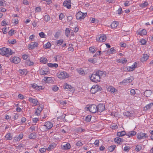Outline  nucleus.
Wrapping results in <instances>:
<instances>
[{
    "label": "nucleus",
    "mask_w": 153,
    "mask_h": 153,
    "mask_svg": "<svg viewBox=\"0 0 153 153\" xmlns=\"http://www.w3.org/2000/svg\"><path fill=\"white\" fill-rule=\"evenodd\" d=\"M116 147L114 145H112L110 147H109L108 148V150L110 152H112L114 149L115 147Z\"/></svg>",
    "instance_id": "nucleus-39"
},
{
    "label": "nucleus",
    "mask_w": 153,
    "mask_h": 153,
    "mask_svg": "<svg viewBox=\"0 0 153 153\" xmlns=\"http://www.w3.org/2000/svg\"><path fill=\"white\" fill-rule=\"evenodd\" d=\"M106 39V37L105 35H102L100 36H98L97 37L96 40L97 41L100 42H104Z\"/></svg>",
    "instance_id": "nucleus-7"
},
{
    "label": "nucleus",
    "mask_w": 153,
    "mask_h": 153,
    "mask_svg": "<svg viewBox=\"0 0 153 153\" xmlns=\"http://www.w3.org/2000/svg\"><path fill=\"white\" fill-rule=\"evenodd\" d=\"M42 126L46 127V129H50L52 128L53 125L51 122L48 121L46 122Z\"/></svg>",
    "instance_id": "nucleus-13"
},
{
    "label": "nucleus",
    "mask_w": 153,
    "mask_h": 153,
    "mask_svg": "<svg viewBox=\"0 0 153 153\" xmlns=\"http://www.w3.org/2000/svg\"><path fill=\"white\" fill-rule=\"evenodd\" d=\"M65 33L66 36L67 37H68L70 35V30H69V28H67L66 29Z\"/></svg>",
    "instance_id": "nucleus-36"
},
{
    "label": "nucleus",
    "mask_w": 153,
    "mask_h": 153,
    "mask_svg": "<svg viewBox=\"0 0 153 153\" xmlns=\"http://www.w3.org/2000/svg\"><path fill=\"white\" fill-rule=\"evenodd\" d=\"M107 90L108 91L114 93L116 89L112 86H109L107 88Z\"/></svg>",
    "instance_id": "nucleus-20"
},
{
    "label": "nucleus",
    "mask_w": 153,
    "mask_h": 153,
    "mask_svg": "<svg viewBox=\"0 0 153 153\" xmlns=\"http://www.w3.org/2000/svg\"><path fill=\"white\" fill-rule=\"evenodd\" d=\"M91 116L90 115H88L85 117V121L87 122H90L91 119Z\"/></svg>",
    "instance_id": "nucleus-45"
},
{
    "label": "nucleus",
    "mask_w": 153,
    "mask_h": 153,
    "mask_svg": "<svg viewBox=\"0 0 153 153\" xmlns=\"http://www.w3.org/2000/svg\"><path fill=\"white\" fill-rule=\"evenodd\" d=\"M148 5V2L146 1H145L144 3L141 4L140 5V6L142 7H144L147 6Z\"/></svg>",
    "instance_id": "nucleus-46"
},
{
    "label": "nucleus",
    "mask_w": 153,
    "mask_h": 153,
    "mask_svg": "<svg viewBox=\"0 0 153 153\" xmlns=\"http://www.w3.org/2000/svg\"><path fill=\"white\" fill-rule=\"evenodd\" d=\"M142 147L140 146H137L136 147V150L137 151H139L141 149Z\"/></svg>",
    "instance_id": "nucleus-56"
},
{
    "label": "nucleus",
    "mask_w": 153,
    "mask_h": 153,
    "mask_svg": "<svg viewBox=\"0 0 153 153\" xmlns=\"http://www.w3.org/2000/svg\"><path fill=\"white\" fill-rule=\"evenodd\" d=\"M40 61L44 64H46L48 60L45 58L42 57L40 59Z\"/></svg>",
    "instance_id": "nucleus-33"
},
{
    "label": "nucleus",
    "mask_w": 153,
    "mask_h": 153,
    "mask_svg": "<svg viewBox=\"0 0 153 153\" xmlns=\"http://www.w3.org/2000/svg\"><path fill=\"white\" fill-rule=\"evenodd\" d=\"M105 72L99 70L96 71L94 74H92L90 79L94 82H97L100 81L101 76L105 77Z\"/></svg>",
    "instance_id": "nucleus-1"
},
{
    "label": "nucleus",
    "mask_w": 153,
    "mask_h": 153,
    "mask_svg": "<svg viewBox=\"0 0 153 153\" xmlns=\"http://www.w3.org/2000/svg\"><path fill=\"white\" fill-rule=\"evenodd\" d=\"M140 42L143 45H145L146 42V40L145 39H142L140 40Z\"/></svg>",
    "instance_id": "nucleus-59"
},
{
    "label": "nucleus",
    "mask_w": 153,
    "mask_h": 153,
    "mask_svg": "<svg viewBox=\"0 0 153 153\" xmlns=\"http://www.w3.org/2000/svg\"><path fill=\"white\" fill-rule=\"evenodd\" d=\"M153 105V103H151L148 104L147 105L145 108H146V110H147L148 109H150L151 107Z\"/></svg>",
    "instance_id": "nucleus-42"
},
{
    "label": "nucleus",
    "mask_w": 153,
    "mask_h": 153,
    "mask_svg": "<svg viewBox=\"0 0 153 153\" xmlns=\"http://www.w3.org/2000/svg\"><path fill=\"white\" fill-rule=\"evenodd\" d=\"M98 21L95 19L94 18H92L91 20V22L92 23H97L98 22Z\"/></svg>",
    "instance_id": "nucleus-54"
},
{
    "label": "nucleus",
    "mask_w": 153,
    "mask_h": 153,
    "mask_svg": "<svg viewBox=\"0 0 153 153\" xmlns=\"http://www.w3.org/2000/svg\"><path fill=\"white\" fill-rule=\"evenodd\" d=\"M39 36L41 38H45V34L43 32H41L39 33Z\"/></svg>",
    "instance_id": "nucleus-48"
},
{
    "label": "nucleus",
    "mask_w": 153,
    "mask_h": 153,
    "mask_svg": "<svg viewBox=\"0 0 153 153\" xmlns=\"http://www.w3.org/2000/svg\"><path fill=\"white\" fill-rule=\"evenodd\" d=\"M97 111L98 112H102L105 110V106L103 104H99L97 106Z\"/></svg>",
    "instance_id": "nucleus-8"
},
{
    "label": "nucleus",
    "mask_w": 153,
    "mask_h": 153,
    "mask_svg": "<svg viewBox=\"0 0 153 153\" xmlns=\"http://www.w3.org/2000/svg\"><path fill=\"white\" fill-rule=\"evenodd\" d=\"M71 0H65L64 2L63 5L64 7H66L67 8L70 9L71 7Z\"/></svg>",
    "instance_id": "nucleus-9"
},
{
    "label": "nucleus",
    "mask_w": 153,
    "mask_h": 153,
    "mask_svg": "<svg viewBox=\"0 0 153 153\" xmlns=\"http://www.w3.org/2000/svg\"><path fill=\"white\" fill-rule=\"evenodd\" d=\"M130 68V67L125 66L124 67V69L126 71H131Z\"/></svg>",
    "instance_id": "nucleus-57"
},
{
    "label": "nucleus",
    "mask_w": 153,
    "mask_h": 153,
    "mask_svg": "<svg viewBox=\"0 0 153 153\" xmlns=\"http://www.w3.org/2000/svg\"><path fill=\"white\" fill-rule=\"evenodd\" d=\"M2 30L3 31V33L4 34H6L7 33V29L6 27H4L2 29Z\"/></svg>",
    "instance_id": "nucleus-60"
},
{
    "label": "nucleus",
    "mask_w": 153,
    "mask_h": 153,
    "mask_svg": "<svg viewBox=\"0 0 153 153\" xmlns=\"http://www.w3.org/2000/svg\"><path fill=\"white\" fill-rule=\"evenodd\" d=\"M36 136L35 135V134L34 133H31L29 135V137L30 139H34L36 138Z\"/></svg>",
    "instance_id": "nucleus-41"
},
{
    "label": "nucleus",
    "mask_w": 153,
    "mask_h": 153,
    "mask_svg": "<svg viewBox=\"0 0 153 153\" xmlns=\"http://www.w3.org/2000/svg\"><path fill=\"white\" fill-rule=\"evenodd\" d=\"M114 141L120 144V143L123 142V140L119 137H116L114 139Z\"/></svg>",
    "instance_id": "nucleus-25"
},
{
    "label": "nucleus",
    "mask_w": 153,
    "mask_h": 153,
    "mask_svg": "<svg viewBox=\"0 0 153 153\" xmlns=\"http://www.w3.org/2000/svg\"><path fill=\"white\" fill-rule=\"evenodd\" d=\"M147 137V134L145 133H140L137 134V137L138 139H143Z\"/></svg>",
    "instance_id": "nucleus-12"
},
{
    "label": "nucleus",
    "mask_w": 153,
    "mask_h": 153,
    "mask_svg": "<svg viewBox=\"0 0 153 153\" xmlns=\"http://www.w3.org/2000/svg\"><path fill=\"white\" fill-rule=\"evenodd\" d=\"M23 135L22 134H20L18 136L15 137L14 138L15 140H19L21 139H22L23 137Z\"/></svg>",
    "instance_id": "nucleus-43"
},
{
    "label": "nucleus",
    "mask_w": 153,
    "mask_h": 153,
    "mask_svg": "<svg viewBox=\"0 0 153 153\" xmlns=\"http://www.w3.org/2000/svg\"><path fill=\"white\" fill-rule=\"evenodd\" d=\"M133 80V78L130 77L129 79H124L122 82V83L125 85H127L128 84L131 82Z\"/></svg>",
    "instance_id": "nucleus-14"
},
{
    "label": "nucleus",
    "mask_w": 153,
    "mask_h": 153,
    "mask_svg": "<svg viewBox=\"0 0 153 153\" xmlns=\"http://www.w3.org/2000/svg\"><path fill=\"white\" fill-rule=\"evenodd\" d=\"M58 87L56 85H54L52 88V90L54 91H57L58 89Z\"/></svg>",
    "instance_id": "nucleus-50"
},
{
    "label": "nucleus",
    "mask_w": 153,
    "mask_h": 153,
    "mask_svg": "<svg viewBox=\"0 0 153 153\" xmlns=\"http://www.w3.org/2000/svg\"><path fill=\"white\" fill-rule=\"evenodd\" d=\"M43 109V105H39V107L37 108V109L39 111L41 112L42 111Z\"/></svg>",
    "instance_id": "nucleus-51"
},
{
    "label": "nucleus",
    "mask_w": 153,
    "mask_h": 153,
    "mask_svg": "<svg viewBox=\"0 0 153 153\" xmlns=\"http://www.w3.org/2000/svg\"><path fill=\"white\" fill-rule=\"evenodd\" d=\"M44 80L47 83L51 82L53 81V80L51 77H45Z\"/></svg>",
    "instance_id": "nucleus-19"
},
{
    "label": "nucleus",
    "mask_w": 153,
    "mask_h": 153,
    "mask_svg": "<svg viewBox=\"0 0 153 153\" xmlns=\"http://www.w3.org/2000/svg\"><path fill=\"white\" fill-rule=\"evenodd\" d=\"M124 115L128 117H131V114L128 111L125 112L124 113Z\"/></svg>",
    "instance_id": "nucleus-47"
},
{
    "label": "nucleus",
    "mask_w": 153,
    "mask_h": 153,
    "mask_svg": "<svg viewBox=\"0 0 153 153\" xmlns=\"http://www.w3.org/2000/svg\"><path fill=\"white\" fill-rule=\"evenodd\" d=\"M20 58L18 57H14L13 58L12 62L16 64H17L20 62Z\"/></svg>",
    "instance_id": "nucleus-16"
},
{
    "label": "nucleus",
    "mask_w": 153,
    "mask_h": 153,
    "mask_svg": "<svg viewBox=\"0 0 153 153\" xmlns=\"http://www.w3.org/2000/svg\"><path fill=\"white\" fill-rule=\"evenodd\" d=\"M71 145L69 143H63L61 146V148L62 149L67 150L70 149Z\"/></svg>",
    "instance_id": "nucleus-11"
},
{
    "label": "nucleus",
    "mask_w": 153,
    "mask_h": 153,
    "mask_svg": "<svg viewBox=\"0 0 153 153\" xmlns=\"http://www.w3.org/2000/svg\"><path fill=\"white\" fill-rule=\"evenodd\" d=\"M19 73L21 74V75H23L27 74V72L25 70H19Z\"/></svg>",
    "instance_id": "nucleus-34"
},
{
    "label": "nucleus",
    "mask_w": 153,
    "mask_h": 153,
    "mask_svg": "<svg viewBox=\"0 0 153 153\" xmlns=\"http://www.w3.org/2000/svg\"><path fill=\"white\" fill-rule=\"evenodd\" d=\"M0 54L2 55L8 57L12 54V53L11 49L4 47L0 49Z\"/></svg>",
    "instance_id": "nucleus-2"
},
{
    "label": "nucleus",
    "mask_w": 153,
    "mask_h": 153,
    "mask_svg": "<svg viewBox=\"0 0 153 153\" xmlns=\"http://www.w3.org/2000/svg\"><path fill=\"white\" fill-rule=\"evenodd\" d=\"M87 15V13H83L81 11L79 12L76 14V18L77 19H84Z\"/></svg>",
    "instance_id": "nucleus-6"
},
{
    "label": "nucleus",
    "mask_w": 153,
    "mask_h": 153,
    "mask_svg": "<svg viewBox=\"0 0 153 153\" xmlns=\"http://www.w3.org/2000/svg\"><path fill=\"white\" fill-rule=\"evenodd\" d=\"M12 135L10 133H8L5 136L7 140H10L12 139Z\"/></svg>",
    "instance_id": "nucleus-22"
},
{
    "label": "nucleus",
    "mask_w": 153,
    "mask_h": 153,
    "mask_svg": "<svg viewBox=\"0 0 153 153\" xmlns=\"http://www.w3.org/2000/svg\"><path fill=\"white\" fill-rule=\"evenodd\" d=\"M64 88L65 89H71L72 88V87L70 85L68 84L67 83H65L64 85Z\"/></svg>",
    "instance_id": "nucleus-31"
},
{
    "label": "nucleus",
    "mask_w": 153,
    "mask_h": 153,
    "mask_svg": "<svg viewBox=\"0 0 153 153\" xmlns=\"http://www.w3.org/2000/svg\"><path fill=\"white\" fill-rule=\"evenodd\" d=\"M48 66L51 68L54 67L56 68L58 67V65L56 63L52 64L51 63H49L47 64Z\"/></svg>",
    "instance_id": "nucleus-26"
},
{
    "label": "nucleus",
    "mask_w": 153,
    "mask_h": 153,
    "mask_svg": "<svg viewBox=\"0 0 153 153\" xmlns=\"http://www.w3.org/2000/svg\"><path fill=\"white\" fill-rule=\"evenodd\" d=\"M56 146V145L54 143H52L48 147V150H50L51 149H53Z\"/></svg>",
    "instance_id": "nucleus-27"
},
{
    "label": "nucleus",
    "mask_w": 153,
    "mask_h": 153,
    "mask_svg": "<svg viewBox=\"0 0 153 153\" xmlns=\"http://www.w3.org/2000/svg\"><path fill=\"white\" fill-rule=\"evenodd\" d=\"M83 144L80 141H78L76 143V145L77 146H80L82 145Z\"/></svg>",
    "instance_id": "nucleus-58"
},
{
    "label": "nucleus",
    "mask_w": 153,
    "mask_h": 153,
    "mask_svg": "<svg viewBox=\"0 0 153 153\" xmlns=\"http://www.w3.org/2000/svg\"><path fill=\"white\" fill-rule=\"evenodd\" d=\"M147 32L144 29L142 30L140 32H139L138 34L141 36L144 35L146 34Z\"/></svg>",
    "instance_id": "nucleus-30"
},
{
    "label": "nucleus",
    "mask_w": 153,
    "mask_h": 153,
    "mask_svg": "<svg viewBox=\"0 0 153 153\" xmlns=\"http://www.w3.org/2000/svg\"><path fill=\"white\" fill-rule=\"evenodd\" d=\"M46 148H43L40 149L39 150V151L41 153H43L46 151Z\"/></svg>",
    "instance_id": "nucleus-64"
},
{
    "label": "nucleus",
    "mask_w": 153,
    "mask_h": 153,
    "mask_svg": "<svg viewBox=\"0 0 153 153\" xmlns=\"http://www.w3.org/2000/svg\"><path fill=\"white\" fill-rule=\"evenodd\" d=\"M99 140H96L94 143V145L96 146H99Z\"/></svg>",
    "instance_id": "nucleus-52"
},
{
    "label": "nucleus",
    "mask_w": 153,
    "mask_h": 153,
    "mask_svg": "<svg viewBox=\"0 0 153 153\" xmlns=\"http://www.w3.org/2000/svg\"><path fill=\"white\" fill-rule=\"evenodd\" d=\"M152 93V92L151 91L149 90H147L144 92L143 94L144 96L147 97H149L150 96Z\"/></svg>",
    "instance_id": "nucleus-18"
},
{
    "label": "nucleus",
    "mask_w": 153,
    "mask_h": 153,
    "mask_svg": "<svg viewBox=\"0 0 153 153\" xmlns=\"http://www.w3.org/2000/svg\"><path fill=\"white\" fill-rule=\"evenodd\" d=\"M48 73V71H46L44 70L41 69L40 71V73L41 75H46Z\"/></svg>",
    "instance_id": "nucleus-29"
},
{
    "label": "nucleus",
    "mask_w": 153,
    "mask_h": 153,
    "mask_svg": "<svg viewBox=\"0 0 153 153\" xmlns=\"http://www.w3.org/2000/svg\"><path fill=\"white\" fill-rule=\"evenodd\" d=\"M32 86L33 88L36 90H39L42 89V86H39L35 83H34L32 85Z\"/></svg>",
    "instance_id": "nucleus-21"
},
{
    "label": "nucleus",
    "mask_w": 153,
    "mask_h": 153,
    "mask_svg": "<svg viewBox=\"0 0 153 153\" xmlns=\"http://www.w3.org/2000/svg\"><path fill=\"white\" fill-rule=\"evenodd\" d=\"M101 89L100 86L97 85H94L91 89V92L92 94H94L97 91H101Z\"/></svg>",
    "instance_id": "nucleus-4"
},
{
    "label": "nucleus",
    "mask_w": 153,
    "mask_h": 153,
    "mask_svg": "<svg viewBox=\"0 0 153 153\" xmlns=\"http://www.w3.org/2000/svg\"><path fill=\"white\" fill-rule=\"evenodd\" d=\"M117 62H118L119 63L124 64L125 63L127 62V60L126 59H117Z\"/></svg>",
    "instance_id": "nucleus-24"
},
{
    "label": "nucleus",
    "mask_w": 153,
    "mask_h": 153,
    "mask_svg": "<svg viewBox=\"0 0 153 153\" xmlns=\"http://www.w3.org/2000/svg\"><path fill=\"white\" fill-rule=\"evenodd\" d=\"M126 135V133L125 131H123L120 132H118L117 133V135L119 137H121L125 135Z\"/></svg>",
    "instance_id": "nucleus-32"
},
{
    "label": "nucleus",
    "mask_w": 153,
    "mask_h": 153,
    "mask_svg": "<svg viewBox=\"0 0 153 153\" xmlns=\"http://www.w3.org/2000/svg\"><path fill=\"white\" fill-rule=\"evenodd\" d=\"M118 22H114L111 25V26L112 28H114L118 26Z\"/></svg>",
    "instance_id": "nucleus-28"
},
{
    "label": "nucleus",
    "mask_w": 153,
    "mask_h": 153,
    "mask_svg": "<svg viewBox=\"0 0 153 153\" xmlns=\"http://www.w3.org/2000/svg\"><path fill=\"white\" fill-rule=\"evenodd\" d=\"M44 19L45 21L48 22L50 20V17L48 15H45L44 16Z\"/></svg>",
    "instance_id": "nucleus-40"
},
{
    "label": "nucleus",
    "mask_w": 153,
    "mask_h": 153,
    "mask_svg": "<svg viewBox=\"0 0 153 153\" xmlns=\"http://www.w3.org/2000/svg\"><path fill=\"white\" fill-rule=\"evenodd\" d=\"M89 50L92 53H94L96 52L95 49L92 47L89 48Z\"/></svg>",
    "instance_id": "nucleus-49"
},
{
    "label": "nucleus",
    "mask_w": 153,
    "mask_h": 153,
    "mask_svg": "<svg viewBox=\"0 0 153 153\" xmlns=\"http://www.w3.org/2000/svg\"><path fill=\"white\" fill-rule=\"evenodd\" d=\"M118 126L117 125H112L111 126V128L113 129H115L118 128Z\"/></svg>",
    "instance_id": "nucleus-55"
},
{
    "label": "nucleus",
    "mask_w": 153,
    "mask_h": 153,
    "mask_svg": "<svg viewBox=\"0 0 153 153\" xmlns=\"http://www.w3.org/2000/svg\"><path fill=\"white\" fill-rule=\"evenodd\" d=\"M35 37V35H32L30 36L29 37V40L31 41H33V39Z\"/></svg>",
    "instance_id": "nucleus-63"
},
{
    "label": "nucleus",
    "mask_w": 153,
    "mask_h": 153,
    "mask_svg": "<svg viewBox=\"0 0 153 153\" xmlns=\"http://www.w3.org/2000/svg\"><path fill=\"white\" fill-rule=\"evenodd\" d=\"M149 56L147 54H143V56L141 58V61L142 62L146 61L149 58Z\"/></svg>",
    "instance_id": "nucleus-17"
},
{
    "label": "nucleus",
    "mask_w": 153,
    "mask_h": 153,
    "mask_svg": "<svg viewBox=\"0 0 153 153\" xmlns=\"http://www.w3.org/2000/svg\"><path fill=\"white\" fill-rule=\"evenodd\" d=\"M136 134V132L134 131H131L129 132L126 135L128 136V137H130L131 136L132 137Z\"/></svg>",
    "instance_id": "nucleus-23"
},
{
    "label": "nucleus",
    "mask_w": 153,
    "mask_h": 153,
    "mask_svg": "<svg viewBox=\"0 0 153 153\" xmlns=\"http://www.w3.org/2000/svg\"><path fill=\"white\" fill-rule=\"evenodd\" d=\"M87 108L88 110H89L90 112L93 113H95L97 111V106L94 104L91 105Z\"/></svg>",
    "instance_id": "nucleus-5"
},
{
    "label": "nucleus",
    "mask_w": 153,
    "mask_h": 153,
    "mask_svg": "<svg viewBox=\"0 0 153 153\" xmlns=\"http://www.w3.org/2000/svg\"><path fill=\"white\" fill-rule=\"evenodd\" d=\"M130 149V147L129 146H125L124 149V150L126 152H128Z\"/></svg>",
    "instance_id": "nucleus-62"
},
{
    "label": "nucleus",
    "mask_w": 153,
    "mask_h": 153,
    "mask_svg": "<svg viewBox=\"0 0 153 153\" xmlns=\"http://www.w3.org/2000/svg\"><path fill=\"white\" fill-rule=\"evenodd\" d=\"M28 100L30 102L33 104V106H35L37 105L38 101L37 100L33 99L31 97H30L29 98Z\"/></svg>",
    "instance_id": "nucleus-15"
},
{
    "label": "nucleus",
    "mask_w": 153,
    "mask_h": 153,
    "mask_svg": "<svg viewBox=\"0 0 153 153\" xmlns=\"http://www.w3.org/2000/svg\"><path fill=\"white\" fill-rule=\"evenodd\" d=\"M38 45V44L36 42H31L28 45V48L29 50L33 49L36 47Z\"/></svg>",
    "instance_id": "nucleus-10"
},
{
    "label": "nucleus",
    "mask_w": 153,
    "mask_h": 153,
    "mask_svg": "<svg viewBox=\"0 0 153 153\" xmlns=\"http://www.w3.org/2000/svg\"><path fill=\"white\" fill-rule=\"evenodd\" d=\"M63 39H62L58 40L57 43L58 45H60L63 43Z\"/></svg>",
    "instance_id": "nucleus-53"
},
{
    "label": "nucleus",
    "mask_w": 153,
    "mask_h": 153,
    "mask_svg": "<svg viewBox=\"0 0 153 153\" xmlns=\"http://www.w3.org/2000/svg\"><path fill=\"white\" fill-rule=\"evenodd\" d=\"M77 72L81 75H83L85 74L84 70L82 68H79L77 70Z\"/></svg>",
    "instance_id": "nucleus-35"
},
{
    "label": "nucleus",
    "mask_w": 153,
    "mask_h": 153,
    "mask_svg": "<svg viewBox=\"0 0 153 153\" xmlns=\"http://www.w3.org/2000/svg\"><path fill=\"white\" fill-rule=\"evenodd\" d=\"M57 75L58 78L60 79H65L68 78L69 76L66 72L64 71L57 73Z\"/></svg>",
    "instance_id": "nucleus-3"
},
{
    "label": "nucleus",
    "mask_w": 153,
    "mask_h": 153,
    "mask_svg": "<svg viewBox=\"0 0 153 153\" xmlns=\"http://www.w3.org/2000/svg\"><path fill=\"white\" fill-rule=\"evenodd\" d=\"M51 46V44L50 42H48L44 45V47L45 49H49L50 48Z\"/></svg>",
    "instance_id": "nucleus-38"
},
{
    "label": "nucleus",
    "mask_w": 153,
    "mask_h": 153,
    "mask_svg": "<svg viewBox=\"0 0 153 153\" xmlns=\"http://www.w3.org/2000/svg\"><path fill=\"white\" fill-rule=\"evenodd\" d=\"M137 66V63L136 62H135L134 64L132 65L131 66H129L130 67V69H131V71H133L134 69Z\"/></svg>",
    "instance_id": "nucleus-37"
},
{
    "label": "nucleus",
    "mask_w": 153,
    "mask_h": 153,
    "mask_svg": "<svg viewBox=\"0 0 153 153\" xmlns=\"http://www.w3.org/2000/svg\"><path fill=\"white\" fill-rule=\"evenodd\" d=\"M27 61L28 65L29 66L33 65V63L30 61V60H27Z\"/></svg>",
    "instance_id": "nucleus-61"
},
{
    "label": "nucleus",
    "mask_w": 153,
    "mask_h": 153,
    "mask_svg": "<svg viewBox=\"0 0 153 153\" xmlns=\"http://www.w3.org/2000/svg\"><path fill=\"white\" fill-rule=\"evenodd\" d=\"M88 61L89 62L94 64L96 63L97 60L96 59H88Z\"/></svg>",
    "instance_id": "nucleus-44"
}]
</instances>
